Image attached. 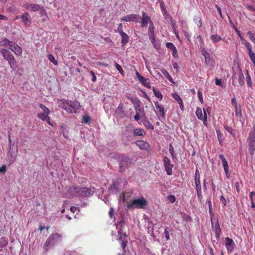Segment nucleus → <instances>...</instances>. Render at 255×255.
I'll list each match as a JSON object with an SVG mask.
<instances>
[{"label": "nucleus", "instance_id": "1", "mask_svg": "<svg viewBox=\"0 0 255 255\" xmlns=\"http://www.w3.org/2000/svg\"><path fill=\"white\" fill-rule=\"evenodd\" d=\"M66 191L68 198L89 196L94 193V191L90 188L75 185L69 186Z\"/></svg>", "mask_w": 255, "mask_h": 255}, {"label": "nucleus", "instance_id": "2", "mask_svg": "<svg viewBox=\"0 0 255 255\" xmlns=\"http://www.w3.org/2000/svg\"><path fill=\"white\" fill-rule=\"evenodd\" d=\"M0 52L4 59L7 61L10 68L13 70H15L17 68V65L14 56L10 51L6 49L1 48L0 50Z\"/></svg>", "mask_w": 255, "mask_h": 255}, {"label": "nucleus", "instance_id": "3", "mask_svg": "<svg viewBox=\"0 0 255 255\" xmlns=\"http://www.w3.org/2000/svg\"><path fill=\"white\" fill-rule=\"evenodd\" d=\"M247 141L248 143L249 152L253 155L255 151V127L250 131Z\"/></svg>", "mask_w": 255, "mask_h": 255}, {"label": "nucleus", "instance_id": "4", "mask_svg": "<svg viewBox=\"0 0 255 255\" xmlns=\"http://www.w3.org/2000/svg\"><path fill=\"white\" fill-rule=\"evenodd\" d=\"M146 205L147 202L146 200L143 198H141L131 201L130 203L127 204V207L129 209L132 208L143 209L146 206Z\"/></svg>", "mask_w": 255, "mask_h": 255}, {"label": "nucleus", "instance_id": "5", "mask_svg": "<svg viewBox=\"0 0 255 255\" xmlns=\"http://www.w3.org/2000/svg\"><path fill=\"white\" fill-rule=\"evenodd\" d=\"M119 159L120 160V171L123 172L128 165L131 163V160L129 157L125 155H121Z\"/></svg>", "mask_w": 255, "mask_h": 255}, {"label": "nucleus", "instance_id": "6", "mask_svg": "<svg viewBox=\"0 0 255 255\" xmlns=\"http://www.w3.org/2000/svg\"><path fill=\"white\" fill-rule=\"evenodd\" d=\"M67 111L70 113H76L81 107L80 103L78 101H72L69 100Z\"/></svg>", "mask_w": 255, "mask_h": 255}, {"label": "nucleus", "instance_id": "7", "mask_svg": "<svg viewBox=\"0 0 255 255\" xmlns=\"http://www.w3.org/2000/svg\"><path fill=\"white\" fill-rule=\"evenodd\" d=\"M204 115L202 114V109L198 107L196 110V115L198 118L203 122L205 126L207 125V116L205 109H203Z\"/></svg>", "mask_w": 255, "mask_h": 255}, {"label": "nucleus", "instance_id": "8", "mask_svg": "<svg viewBox=\"0 0 255 255\" xmlns=\"http://www.w3.org/2000/svg\"><path fill=\"white\" fill-rule=\"evenodd\" d=\"M163 160L167 174L168 175H172L173 164L171 163L170 160L167 156L164 157Z\"/></svg>", "mask_w": 255, "mask_h": 255}, {"label": "nucleus", "instance_id": "9", "mask_svg": "<svg viewBox=\"0 0 255 255\" xmlns=\"http://www.w3.org/2000/svg\"><path fill=\"white\" fill-rule=\"evenodd\" d=\"M39 108L42 110V113H38L37 117L39 119H44L45 117H47L50 113V110L45 105L40 104L39 105Z\"/></svg>", "mask_w": 255, "mask_h": 255}, {"label": "nucleus", "instance_id": "10", "mask_svg": "<svg viewBox=\"0 0 255 255\" xmlns=\"http://www.w3.org/2000/svg\"><path fill=\"white\" fill-rule=\"evenodd\" d=\"M140 17L139 15L136 14H130L123 17L121 18L122 21L126 22L133 21L137 22L139 21Z\"/></svg>", "mask_w": 255, "mask_h": 255}, {"label": "nucleus", "instance_id": "11", "mask_svg": "<svg viewBox=\"0 0 255 255\" xmlns=\"http://www.w3.org/2000/svg\"><path fill=\"white\" fill-rule=\"evenodd\" d=\"M9 46L11 51L13 52L15 55L20 56L22 54V49L17 44H15L14 42L11 41Z\"/></svg>", "mask_w": 255, "mask_h": 255}, {"label": "nucleus", "instance_id": "12", "mask_svg": "<svg viewBox=\"0 0 255 255\" xmlns=\"http://www.w3.org/2000/svg\"><path fill=\"white\" fill-rule=\"evenodd\" d=\"M226 242L225 246L228 253L232 252L235 248V245L233 240L229 238L226 237L225 238Z\"/></svg>", "mask_w": 255, "mask_h": 255}, {"label": "nucleus", "instance_id": "13", "mask_svg": "<svg viewBox=\"0 0 255 255\" xmlns=\"http://www.w3.org/2000/svg\"><path fill=\"white\" fill-rule=\"evenodd\" d=\"M23 7L32 11H37L41 9L40 5L38 4L26 3L23 4Z\"/></svg>", "mask_w": 255, "mask_h": 255}, {"label": "nucleus", "instance_id": "14", "mask_svg": "<svg viewBox=\"0 0 255 255\" xmlns=\"http://www.w3.org/2000/svg\"><path fill=\"white\" fill-rule=\"evenodd\" d=\"M152 21L150 17L144 12H142V18L141 20V26L143 27L147 26V24Z\"/></svg>", "mask_w": 255, "mask_h": 255}, {"label": "nucleus", "instance_id": "15", "mask_svg": "<svg viewBox=\"0 0 255 255\" xmlns=\"http://www.w3.org/2000/svg\"><path fill=\"white\" fill-rule=\"evenodd\" d=\"M219 158L222 160V165L224 167V169L225 170L226 176L228 177V175L229 174V169L228 162H227L225 156H224V155L220 154L219 155Z\"/></svg>", "mask_w": 255, "mask_h": 255}, {"label": "nucleus", "instance_id": "16", "mask_svg": "<svg viewBox=\"0 0 255 255\" xmlns=\"http://www.w3.org/2000/svg\"><path fill=\"white\" fill-rule=\"evenodd\" d=\"M135 143L140 149L147 150L150 147L149 144L143 140H137Z\"/></svg>", "mask_w": 255, "mask_h": 255}, {"label": "nucleus", "instance_id": "17", "mask_svg": "<svg viewBox=\"0 0 255 255\" xmlns=\"http://www.w3.org/2000/svg\"><path fill=\"white\" fill-rule=\"evenodd\" d=\"M166 47L168 49H170V50L172 51V56L174 58H176V57H177L178 56L177 51L176 48V47L174 46V45L172 43L167 42L166 43Z\"/></svg>", "mask_w": 255, "mask_h": 255}, {"label": "nucleus", "instance_id": "18", "mask_svg": "<svg viewBox=\"0 0 255 255\" xmlns=\"http://www.w3.org/2000/svg\"><path fill=\"white\" fill-rule=\"evenodd\" d=\"M22 21L24 23L25 25H29L31 23L30 16L27 12H24L21 16Z\"/></svg>", "mask_w": 255, "mask_h": 255}, {"label": "nucleus", "instance_id": "19", "mask_svg": "<svg viewBox=\"0 0 255 255\" xmlns=\"http://www.w3.org/2000/svg\"><path fill=\"white\" fill-rule=\"evenodd\" d=\"M69 100H67L61 99V100H59L58 101V106L60 108L65 110L66 111H67V107L68 106V105L69 104Z\"/></svg>", "mask_w": 255, "mask_h": 255}, {"label": "nucleus", "instance_id": "20", "mask_svg": "<svg viewBox=\"0 0 255 255\" xmlns=\"http://www.w3.org/2000/svg\"><path fill=\"white\" fill-rule=\"evenodd\" d=\"M120 35L122 37L121 44L122 46H125L128 42L129 36L124 32H122Z\"/></svg>", "mask_w": 255, "mask_h": 255}, {"label": "nucleus", "instance_id": "21", "mask_svg": "<svg viewBox=\"0 0 255 255\" xmlns=\"http://www.w3.org/2000/svg\"><path fill=\"white\" fill-rule=\"evenodd\" d=\"M154 104L158 113L161 115V116H164V110L163 106L159 105V103L157 102H154Z\"/></svg>", "mask_w": 255, "mask_h": 255}, {"label": "nucleus", "instance_id": "22", "mask_svg": "<svg viewBox=\"0 0 255 255\" xmlns=\"http://www.w3.org/2000/svg\"><path fill=\"white\" fill-rule=\"evenodd\" d=\"M50 237L52 239L53 242H54V244L57 242L59 240H60L62 238V235L58 233L52 234L50 235Z\"/></svg>", "mask_w": 255, "mask_h": 255}, {"label": "nucleus", "instance_id": "23", "mask_svg": "<svg viewBox=\"0 0 255 255\" xmlns=\"http://www.w3.org/2000/svg\"><path fill=\"white\" fill-rule=\"evenodd\" d=\"M54 245V242L53 241L50 236H49L48 238L46 240V241L45 243L44 246V250L45 251H47L48 250V247L49 245Z\"/></svg>", "mask_w": 255, "mask_h": 255}, {"label": "nucleus", "instance_id": "24", "mask_svg": "<svg viewBox=\"0 0 255 255\" xmlns=\"http://www.w3.org/2000/svg\"><path fill=\"white\" fill-rule=\"evenodd\" d=\"M244 78V75L242 72V69L240 68L239 74V83L241 86H244L245 84Z\"/></svg>", "mask_w": 255, "mask_h": 255}, {"label": "nucleus", "instance_id": "25", "mask_svg": "<svg viewBox=\"0 0 255 255\" xmlns=\"http://www.w3.org/2000/svg\"><path fill=\"white\" fill-rule=\"evenodd\" d=\"M210 38L213 43H216L222 40L221 36L218 34L212 35Z\"/></svg>", "mask_w": 255, "mask_h": 255}, {"label": "nucleus", "instance_id": "26", "mask_svg": "<svg viewBox=\"0 0 255 255\" xmlns=\"http://www.w3.org/2000/svg\"><path fill=\"white\" fill-rule=\"evenodd\" d=\"M10 43H11V41H9L8 39L6 38H4L1 41H0V47H7V46H9Z\"/></svg>", "mask_w": 255, "mask_h": 255}, {"label": "nucleus", "instance_id": "27", "mask_svg": "<svg viewBox=\"0 0 255 255\" xmlns=\"http://www.w3.org/2000/svg\"><path fill=\"white\" fill-rule=\"evenodd\" d=\"M8 244V241L6 238L1 237L0 239V248H3Z\"/></svg>", "mask_w": 255, "mask_h": 255}, {"label": "nucleus", "instance_id": "28", "mask_svg": "<svg viewBox=\"0 0 255 255\" xmlns=\"http://www.w3.org/2000/svg\"><path fill=\"white\" fill-rule=\"evenodd\" d=\"M246 81L248 86L249 87H252L251 77L249 75V71L248 70H246Z\"/></svg>", "mask_w": 255, "mask_h": 255}, {"label": "nucleus", "instance_id": "29", "mask_svg": "<svg viewBox=\"0 0 255 255\" xmlns=\"http://www.w3.org/2000/svg\"><path fill=\"white\" fill-rule=\"evenodd\" d=\"M133 134L135 135L142 136L144 134V131L140 128H136L133 131Z\"/></svg>", "mask_w": 255, "mask_h": 255}, {"label": "nucleus", "instance_id": "30", "mask_svg": "<svg viewBox=\"0 0 255 255\" xmlns=\"http://www.w3.org/2000/svg\"><path fill=\"white\" fill-rule=\"evenodd\" d=\"M153 92L156 98H158L160 100L162 99V95L159 91L156 90L155 89L153 88Z\"/></svg>", "mask_w": 255, "mask_h": 255}, {"label": "nucleus", "instance_id": "31", "mask_svg": "<svg viewBox=\"0 0 255 255\" xmlns=\"http://www.w3.org/2000/svg\"><path fill=\"white\" fill-rule=\"evenodd\" d=\"M48 59L51 62L53 63V64L54 65H58L57 61L56 60H55L54 56L52 54H48Z\"/></svg>", "mask_w": 255, "mask_h": 255}, {"label": "nucleus", "instance_id": "32", "mask_svg": "<svg viewBox=\"0 0 255 255\" xmlns=\"http://www.w3.org/2000/svg\"><path fill=\"white\" fill-rule=\"evenodd\" d=\"M242 43L244 44L245 46L247 48L248 51V53L252 51V46L249 42H248L246 40H245Z\"/></svg>", "mask_w": 255, "mask_h": 255}, {"label": "nucleus", "instance_id": "33", "mask_svg": "<svg viewBox=\"0 0 255 255\" xmlns=\"http://www.w3.org/2000/svg\"><path fill=\"white\" fill-rule=\"evenodd\" d=\"M119 240H120L122 242V248L123 250L124 251L127 246L128 242L127 240L123 239L122 236L119 238Z\"/></svg>", "mask_w": 255, "mask_h": 255}, {"label": "nucleus", "instance_id": "34", "mask_svg": "<svg viewBox=\"0 0 255 255\" xmlns=\"http://www.w3.org/2000/svg\"><path fill=\"white\" fill-rule=\"evenodd\" d=\"M162 73L164 74V75L165 76V77L170 82H172V78L171 76L170 75V74L168 73V72L165 69H163L162 70Z\"/></svg>", "mask_w": 255, "mask_h": 255}, {"label": "nucleus", "instance_id": "35", "mask_svg": "<svg viewBox=\"0 0 255 255\" xmlns=\"http://www.w3.org/2000/svg\"><path fill=\"white\" fill-rule=\"evenodd\" d=\"M221 229L219 227L216 228L215 230V237L217 240H219L220 237Z\"/></svg>", "mask_w": 255, "mask_h": 255}, {"label": "nucleus", "instance_id": "36", "mask_svg": "<svg viewBox=\"0 0 255 255\" xmlns=\"http://www.w3.org/2000/svg\"><path fill=\"white\" fill-rule=\"evenodd\" d=\"M135 74L136 78L140 82H143V81H145V78L143 77L142 76L140 75L138 71H136Z\"/></svg>", "mask_w": 255, "mask_h": 255}, {"label": "nucleus", "instance_id": "37", "mask_svg": "<svg viewBox=\"0 0 255 255\" xmlns=\"http://www.w3.org/2000/svg\"><path fill=\"white\" fill-rule=\"evenodd\" d=\"M247 34L249 35L250 39L253 42L255 41V34L253 33L251 31L248 32Z\"/></svg>", "mask_w": 255, "mask_h": 255}, {"label": "nucleus", "instance_id": "38", "mask_svg": "<svg viewBox=\"0 0 255 255\" xmlns=\"http://www.w3.org/2000/svg\"><path fill=\"white\" fill-rule=\"evenodd\" d=\"M149 27H148V33L149 32H154V24L152 21H151L149 23Z\"/></svg>", "mask_w": 255, "mask_h": 255}, {"label": "nucleus", "instance_id": "39", "mask_svg": "<svg viewBox=\"0 0 255 255\" xmlns=\"http://www.w3.org/2000/svg\"><path fill=\"white\" fill-rule=\"evenodd\" d=\"M198 27H200L202 26L201 19L199 17H196L194 19Z\"/></svg>", "mask_w": 255, "mask_h": 255}, {"label": "nucleus", "instance_id": "40", "mask_svg": "<svg viewBox=\"0 0 255 255\" xmlns=\"http://www.w3.org/2000/svg\"><path fill=\"white\" fill-rule=\"evenodd\" d=\"M148 35L149 37V39L151 41L152 43H154L155 41V36H154V32H149Z\"/></svg>", "mask_w": 255, "mask_h": 255}, {"label": "nucleus", "instance_id": "41", "mask_svg": "<svg viewBox=\"0 0 255 255\" xmlns=\"http://www.w3.org/2000/svg\"><path fill=\"white\" fill-rule=\"evenodd\" d=\"M249 55L253 63L255 64V53L252 51L249 53Z\"/></svg>", "mask_w": 255, "mask_h": 255}, {"label": "nucleus", "instance_id": "42", "mask_svg": "<svg viewBox=\"0 0 255 255\" xmlns=\"http://www.w3.org/2000/svg\"><path fill=\"white\" fill-rule=\"evenodd\" d=\"M172 97L178 102L179 103L180 101H182V99L180 97L179 95L177 94H172Z\"/></svg>", "mask_w": 255, "mask_h": 255}, {"label": "nucleus", "instance_id": "43", "mask_svg": "<svg viewBox=\"0 0 255 255\" xmlns=\"http://www.w3.org/2000/svg\"><path fill=\"white\" fill-rule=\"evenodd\" d=\"M144 126L148 128L149 129H153L154 127L148 121H146L144 123Z\"/></svg>", "mask_w": 255, "mask_h": 255}, {"label": "nucleus", "instance_id": "44", "mask_svg": "<svg viewBox=\"0 0 255 255\" xmlns=\"http://www.w3.org/2000/svg\"><path fill=\"white\" fill-rule=\"evenodd\" d=\"M116 112H120L121 113L124 112V106H123V104H120L119 105L118 107L117 108V109L116 110Z\"/></svg>", "mask_w": 255, "mask_h": 255}, {"label": "nucleus", "instance_id": "45", "mask_svg": "<svg viewBox=\"0 0 255 255\" xmlns=\"http://www.w3.org/2000/svg\"><path fill=\"white\" fill-rule=\"evenodd\" d=\"M225 128L232 135H233L234 136L235 135V133L233 132L234 130L232 128L229 127L228 126H225Z\"/></svg>", "mask_w": 255, "mask_h": 255}, {"label": "nucleus", "instance_id": "46", "mask_svg": "<svg viewBox=\"0 0 255 255\" xmlns=\"http://www.w3.org/2000/svg\"><path fill=\"white\" fill-rule=\"evenodd\" d=\"M169 150L170 153L171 154L172 157L174 158L175 154H174V148L171 144H170L169 145Z\"/></svg>", "mask_w": 255, "mask_h": 255}, {"label": "nucleus", "instance_id": "47", "mask_svg": "<svg viewBox=\"0 0 255 255\" xmlns=\"http://www.w3.org/2000/svg\"><path fill=\"white\" fill-rule=\"evenodd\" d=\"M115 67L120 73H123L124 70H123L122 67L118 63H116L115 64Z\"/></svg>", "mask_w": 255, "mask_h": 255}, {"label": "nucleus", "instance_id": "48", "mask_svg": "<svg viewBox=\"0 0 255 255\" xmlns=\"http://www.w3.org/2000/svg\"><path fill=\"white\" fill-rule=\"evenodd\" d=\"M164 234L165 235V237L166 239V240H169L170 238H169V233L168 231V228L166 227L165 230H164Z\"/></svg>", "mask_w": 255, "mask_h": 255}, {"label": "nucleus", "instance_id": "49", "mask_svg": "<svg viewBox=\"0 0 255 255\" xmlns=\"http://www.w3.org/2000/svg\"><path fill=\"white\" fill-rule=\"evenodd\" d=\"M235 31L237 33V34H238V35L240 37V39L242 41V42H243V41L245 39L242 37L240 31L237 28H235Z\"/></svg>", "mask_w": 255, "mask_h": 255}, {"label": "nucleus", "instance_id": "50", "mask_svg": "<svg viewBox=\"0 0 255 255\" xmlns=\"http://www.w3.org/2000/svg\"><path fill=\"white\" fill-rule=\"evenodd\" d=\"M198 98L201 103H203V98L202 92L200 91H198Z\"/></svg>", "mask_w": 255, "mask_h": 255}, {"label": "nucleus", "instance_id": "51", "mask_svg": "<svg viewBox=\"0 0 255 255\" xmlns=\"http://www.w3.org/2000/svg\"><path fill=\"white\" fill-rule=\"evenodd\" d=\"M168 199L171 203H173L175 201L176 199L174 195H170L168 196Z\"/></svg>", "mask_w": 255, "mask_h": 255}, {"label": "nucleus", "instance_id": "52", "mask_svg": "<svg viewBox=\"0 0 255 255\" xmlns=\"http://www.w3.org/2000/svg\"><path fill=\"white\" fill-rule=\"evenodd\" d=\"M90 120L89 116H85L83 117V122L85 124L88 123Z\"/></svg>", "mask_w": 255, "mask_h": 255}, {"label": "nucleus", "instance_id": "53", "mask_svg": "<svg viewBox=\"0 0 255 255\" xmlns=\"http://www.w3.org/2000/svg\"><path fill=\"white\" fill-rule=\"evenodd\" d=\"M231 104L234 107L235 109H237V103L236 102V100L235 98H232L231 100Z\"/></svg>", "mask_w": 255, "mask_h": 255}, {"label": "nucleus", "instance_id": "54", "mask_svg": "<svg viewBox=\"0 0 255 255\" xmlns=\"http://www.w3.org/2000/svg\"><path fill=\"white\" fill-rule=\"evenodd\" d=\"M6 171V167L5 164H3L1 167H0V173H5Z\"/></svg>", "mask_w": 255, "mask_h": 255}, {"label": "nucleus", "instance_id": "55", "mask_svg": "<svg viewBox=\"0 0 255 255\" xmlns=\"http://www.w3.org/2000/svg\"><path fill=\"white\" fill-rule=\"evenodd\" d=\"M220 201L224 204V206H227V202H226V199L225 198V197L223 196H221L220 197Z\"/></svg>", "mask_w": 255, "mask_h": 255}, {"label": "nucleus", "instance_id": "56", "mask_svg": "<svg viewBox=\"0 0 255 255\" xmlns=\"http://www.w3.org/2000/svg\"><path fill=\"white\" fill-rule=\"evenodd\" d=\"M114 209L113 208H111L110 209V211L109 212V216H110V218L111 219L113 218L114 215Z\"/></svg>", "mask_w": 255, "mask_h": 255}, {"label": "nucleus", "instance_id": "57", "mask_svg": "<svg viewBox=\"0 0 255 255\" xmlns=\"http://www.w3.org/2000/svg\"><path fill=\"white\" fill-rule=\"evenodd\" d=\"M42 121H46L47 123L49 125H52L51 122H50V118L48 116H47V117H45V119H41Z\"/></svg>", "mask_w": 255, "mask_h": 255}, {"label": "nucleus", "instance_id": "58", "mask_svg": "<svg viewBox=\"0 0 255 255\" xmlns=\"http://www.w3.org/2000/svg\"><path fill=\"white\" fill-rule=\"evenodd\" d=\"M215 83L218 86H222V79H219L218 78H215Z\"/></svg>", "mask_w": 255, "mask_h": 255}, {"label": "nucleus", "instance_id": "59", "mask_svg": "<svg viewBox=\"0 0 255 255\" xmlns=\"http://www.w3.org/2000/svg\"><path fill=\"white\" fill-rule=\"evenodd\" d=\"M195 183L196 189H201L200 180V181H195Z\"/></svg>", "mask_w": 255, "mask_h": 255}, {"label": "nucleus", "instance_id": "60", "mask_svg": "<svg viewBox=\"0 0 255 255\" xmlns=\"http://www.w3.org/2000/svg\"><path fill=\"white\" fill-rule=\"evenodd\" d=\"M90 73H91V75H92V81L93 82H95L97 80V78H96L95 73L93 71H91Z\"/></svg>", "mask_w": 255, "mask_h": 255}, {"label": "nucleus", "instance_id": "61", "mask_svg": "<svg viewBox=\"0 0 255 255\" xmlns=\"http://www.w3.org/2000/svg\"><path fill=\"white\" fill-rule=\"evenodd\" d=\"M117 31L118 32L120 33V34H121L122 32H124L123 31V25L122 23H120L119 24L118 27L117 28Z\"/></svg>", "mask_w": 255, "mask_h": 255}, {"label": "nucleus", "instance_id": "62", "mask_svg": "<svg viewBox=\"0 0 255 255\" xmlns=\"http://www.w3.org/2000/svg\"><path fill=\"white\" fill-rule=\"evenodd\" d=\"M140 83H142L144 86H145L147 88H149L150 87V83L147 82L145 79L144 81H143V82H140Z\"/></svg>", "mask_w": 255, "mask_h": 255}, {"label": "nucleus", "instance_id": "63", "mask_svg": "<svg viewBox=\"0 0 255 255\" xmlns=\"http://www.w3.org/2000/svg\"><path fill=\"white\" fill-rule=\"evenodd\" d=\"M196 191L198 198H201L202 197L201 189H196Z\"/></svg>", "mask_w": 255, "mask_h": 255}, {"label": "nucleus", "instance_id": "64", "mask_svg": "<svg viewBox=\"0 0 255 255\" xmlns=\"http://www.w3.org/2000/svg\"><path fill=\"white\" fill-rule=\"evenodd\" d=\"M202 54L204 56L205 59L206 60L207 55H208V53L207 52V51L205 49H203L202 50Z\"/></svg>", "mask_w": 255, "mask_h": 255}]
</instances>
